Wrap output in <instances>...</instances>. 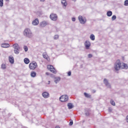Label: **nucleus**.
<instances>
[{
    "label": "nucleus",
    "mask_w": 128,
    "mask_h": 128,
    "mask_svg": "<svg viewBox=\"0 0 128 128\" xmlns=\"http://www.w3.org/2000/svg\"><path fill=\"white\" fill-rule=\"evenodd\" d=\"M24 35L28 38H32V33L30 28L25 29L24 32Z\"/></svg>",
    "instance_id": "obj_1"
},
{
    "label": "nucleus",
    "mask_w": 128,
    "mask_h": 128,
    "mask_svg": "<svg viewBox=\"0 0 128 128\" xmlns=\"http://www.w3.org/2000/svg\"><path fill=\"white\" fill-rule=\"evenodd\" d=\"M114 68L115 70H120V68H122V64L120 63V60H117L115 62L114 64Z\"/></svg>",
    "instance_id": "obj_2"
},
{
    "label": "nucleus",
    "mask_w": 128,
    "mask_h": 128,
    "mask_svg": "<svg viewBox=\"0 0 128 128\" xmlns=\"http://www.w3.org/2000/svg\"><path fill=\"white\" fill-rule=\"evenodd\" d=\"M13 48H14V52L16 54H20V46L18 44H15L13 45Z\"/></svg>",
    "instance_id": "obj_3"
},
{
    "label": "nucleus",
    "mask_w": 128,
    "mask_h": 128,
    "mask_svg": "<svg viewBox=\"0 0 128 128\" xmlns=\"http://www.w3.org/2000/svg\"><path fill=\"white\" fill-rule=\"evenodd\" d=\"M36 68H38V64H36V62H30L29 64V68L30 70H36Z\"/></svg>",
    "instance_id": "obj_4"
},
{
    "label": "nucleus",
    "mask_w": 128,
    "mask_h": 128,
    "mask_svg": "<svg viewBox=\"0 0 128 128\" xmlns=\"http://www.w3.org/2000/svg\"><path fill=\"white\" fill-rule=\"evenodd\" d=\"M78 20L82 24H84L86 22V18H82V16H80L78 17Z\"/></svg>",
    "instance_id": "obj_5"
},
{
    "label": "nucleus",
    "mask_w": 128,
    "mask_h": 128,
    "mask_svg": "<svg viewBox=\"0 0 128 128\" xmlns=\"http://www.w3.org/2000/svg\"><path fill=\"white\" fill-rule=\"evenodd\" d=\"M60 100L62 102H68V96L67 95H62L60 98Z\"/></svg>",
    "instance_id": "obj_6"
},
{
    "label": "nucleus",
    "mask_w": 128,
    "mask_h": 128,
    "mask_svg": "<svg viewBox=\"0 0 128 128\" xmlns=\"http://www.w3.org/2000/svg\"><path fill=\"white\" fill-rule=\"evenodd\" d=\"M47 68L48 70H50V72H51L53 74H56V72H55L56 68H54V66L52 65H48L47 66Z\"/></svg>",
    "instance_id": "obj_7"
},
{
    "label": "nucleus",
    "mask_w": 128,
    "mask_h": 128,
    "mask_svg": "<svg viewBox=\"0 0 128 128\" xmlns=\"http://www.w3.org/2000/svg\"><path fill=\"white\" fill-rule=\"evenodd\" d=\"M50 18L52 20L56 21L58 20V15L56 14H52L50 15Z\"/></svg>",
    "instance_id": "obj_8"
},
{
    "label": "nucleus",
    "mask_w": 128,
    "mask_h": 128,
    "mask_svg": "<svg viewBox=\"0 0 128 128\" xmlns=\"http://www.w3.org/2000/svg\"><path fill=\"white\" fill-rule=\"evenodd\" d=\"M84 46L86 50H89L90 48V42L88 40H86L84 43Z\"/></svg>",
    "instance_id": "obj_9"
},
{
    "label": "nucleus",
    "mask_w": 128,
    "mask_h": 128,
    "mask_svg": "<svg viewBox=\"0 0 128 128\" xmlns=\"http://www.w3.org/2000/svg\"><path fill=\"white\" fill-rule=\"evenodd\" d=\"M104 83L105 84L107 88H110V84L108 81V80H106V78H104Z\"/></svg>",
    "instance_id": "obj_10"
},
{
    "label": "nucleus",
    "mask_w": 128,
    "mask_h": 128,
    "mask_svg": "<svg viewBox=\"0 0 128 128\" xmlns=\"http://www.w3.org/2000/svg\"><path fill=\"white\" fill-rule=\"evenodd\" d=\"M42 96L44 98H50V94L46 92H43Z\"/></svg>",
    "instance_id": "obj_11"
},
{
    "label": "nucleus",
    "mask_w": 128,
    "mask_h": 128,
    "mask_svg": "<svg viewBox=\"0 0 128 128\" xmlns=\"http://www.w3.org/2000/svg\"><path fill=\"white\" fill-rule=\"evenodd\" d=\"M84 114L86 116H90V110L88 108L85 109Z\"/></svg>",
    "instance_id": "obj_12"
},
{
    "label": "nucleus",
    "mask_w": 128,
    "mask_h": 128,
    "mask_svg": "<svg viewBox=\"0 0 128 128\" xmlns=\"http://www.w3.org/2000/svg\"><path fill=\"white\" fill-rule=\"evenodd\" d=\"M39 24L38 19L36 18L35 20H33L32 22V24L34 26H38Z\"/></svg>",
    "instance_id": "obj_13"
},
{
    "label": "nucleus",
    "mask_w": 128,
    "mask_h": 128,
    "mask_svg": "<svg viewBox=\"0 0 128 128\" xmlns=\"http://www.w3.org/2000/svg\"><path fill=\"white\" fill-rule=\"evenodd\" d=\"M47 25H48V22H46V21H43L41 22L40 24V26H41V28H44V26H46Z\"/></svg>",
    "instance_id": "obj_14"
},
{
    "label": "nucleus",
    "mask_w": 128,
    "mask_h": 128,
    "mask_svg": "<svg viewBox=\"0 0 128 128\" xmlns=\"http://www.w3.org/2000/svg\"><path fill=\"white\" fill-rule=\"evenodd\" d=\"M67 106L68 107V110H72V108H74V106L72 103L69 102Z\"/></svg>",
    "instance_id": "obj_15"
},
{
    "label": "nucleus",
    "mask_w": 128,
    "mask_h": 128,
    "mask_svg": "<svg viewBox=\"0 0 128 128\" xmlns=\"http://www.w3.org/2000/svg\"><path fill=\"white\" fill-rule=\"evenodd\" d=\"M2 48H10V44H1Z\"/></svg>",
    "instance_id": "obj_16"
},
{
    "label": "nucleus",
    "mask_w": 128,
    "mask_h": 128,
    "mask_svg": "<svg viewBox=\"0 0 128 128\" xmlns=\"http://www.w3.org/2000/svg\"><path fill=\"white\" fill-rule=\"evenodd\" d=\"M54 82L56 84H58V82H59L60 80V77L58 76V77H55L54 78Z\"/></svg>",
    "instance_id": "obj_17"
},
{
    "label": "nucleus",
    "mask_w": 128,
    "mask_h": 128,
    "mask_svg": "<svg viewBox=\"0 0 128 128\" xmlns=\"http://www.w3.org/2000/svg\"><path fill=\"white\" fill-rule=\"evenodd\" d=\"M9 62L11 64H14V58L12 56H10L9 57Z\"/></svg>",
    "instance_id": "obj_18"
},
{
    "label": "nucleus",
    "mask_w": 128,
    "mask_h": 128,
    "mask_svg": "<svg viewBox=\"0 0 128 128\" xmlns=\"http://www.w3.org/2000/svg\"><path fill=\"white\" fill-rule=\"evenodd\" d=\"M61 4H62L64 6H68V3H66V0H62L61 1Z\"/></svg>",
    "instance_id": "obj_19"
},
{
    "label": "nucleus",
    "mask_w": 128,
    "mask_h": 128,
    "mask_svg": "<svg viewBox=\"0 0 128 128\" xmlns=\"http://www.w3.org/2000/svg\"><path fill=\"white\" fill-rule=\"evenodd\" d=\"M24 61L26 64H30V59H28V58H24Z\"/></svg>",
    "instance_id": "obj_20"
},
{
    "label": "nucleus",
    "mask_w": 128,
    "mask_h": 128,
    "mask_svg": "<svg viewBox=\"0 0 128 128\" xmlns=\"http://www.w3.org/2000/svg\"><path fill=\"white\" fill-rule=\"evenodd\" d=\"M30 76L32 78H36V73L34 72H32L30 73Z\"/></svg>",
    "instance_id": "obj_21"
},
{
    "label": "nucleus",
    "mask_w": 128,
    "mask_h": 128,
    "mask_svg": "<svg viewBox=\"0 0 128 128\" xmlns=\"http://www.w3.org/2000/svg\"><path fill=\"white\" fill-rule=\"evenodd\" d=\"M107 16H112V11H108L106 13Z\"/></svg>",
    "instance_id": "obj_22"
},
{
    "label": "nucleus",
    "mask_w": 128,
    "mask_h": 128,
    "mask_svg": "<svg viewBox=\"0 0 128 128\" xmlns=\"http://www.w3.org/2000/svg\"><path fill=\"white\" fill-rule=\"evenodd\" d=\"M90 39L91 40H96V38L94 36V34H92L90 36Z\"/></svg>",
    "instance_id": "obj_23"
},
{
    "label": "nucleus",
    "mask_w": 128,
    "mask_h": 128,
    "mask_svg": "<svg viewBox=\"0 0 128 128\" xmlns=\"http://www.w3.org/2000/svg\"><path fill=\"white\" fill-rule=\"evenodd\" d=\"M84 96H86V98H92V96L88 94L86 92H84Z\"/></svg>",
    "instance_id": "obj_24"
},
{
    "label": "nucleus",
    "mask_w": 128,
    "mask_h": 128,
    "mask_svg": "<svg viewBox=\"0 0 128 128\" xmlns=\"http://www.w3.org/2000/svg\"><path fill=\"white\" fill-rule=\"evenodd\" d=\"M42 56L46 60H48V54H46V53H43Z\"/></svg>",
    "instance_id": "obj_25"
},
{
    "label": "nucleus",
    "mask_w": 128,
    "mask_h": 128,
    "mask_svg": "<svg viewBox=\"0 0 128 128\" xmlns=\"http://www.w3.org/2000/svg\"><path fill=\"white\" fill-rule=\"evenodd\" d=\"M123 66H124V68L125 70H128V66L127 64H126L124 63L123 64Z\"/></svg>",
    "instance_id": "obj_26"
},
{
    "label": "nucleus",
    "mask_w": 128,
    "mask_h": 128,
    "mask_svg": "<svg viewBox=\"0 0 128 128\" xmlns=\"http://www.w3.org/2000/svg\"><path fill=\"white\" fill-rule=\"evenodd\" d=\"M110 104L114 106H116V102H114V100H111L110 101Z\"/></svg>",
    "instance_id": "obj_27"
},
{
    "label": "nucleus",
    "mask_w": 128,
    "mask_h": 128,
    "mask_svg": "<svg viewBox=\"0 0 128 128\" xmlns=\"http://www.w3.org/2000/svg\"><path fill=\"white\" fill-rule=\"evenodd\" d=\"M0 6L1 8L4 6V0H0Z\"/></svg>",
    "instance_id": "obj_28"
},
{
    "label": "nucleus",
    "mask_w": 128,
    "mask_h": 128,
    "mask_svg": "<svg viewBox=\"0 0 128 128\" xmlns=\"http://www.w3.org/2000/svg\"><path fill=\"white\" fill-rule=\"evenodd\" d=\"M1 68L2 70H6V64H2L1 66Z\"/></svg>",
    "instance_id": "obj_29"
},
{
    "label": "nucleus",
    "mask_w": 128,
    "mask_h": 128,
    "mask_svg": "<svg viewBox=\"0 0 128 128\" xmlns=\"http://www.w3.org/2000/svg\"><path fill=\"white\" fill-rule=\"evenodd\" d=\"M116 20V15H114L112 17V20Z\"/></svg>",
    "instance_id": "obj_30"
},
{
    "label": "nucleus",
    "mask_w": 128,
    "mask_h": 128,
    "mask_svg": "<svg viewBox=\"0 0 128 128\" xmlns=\"http://www.w3.org/2000/svg\"><path fill=\"white\" fill-rule=\"evenodd\" d=\"M24 48L25 52L28 50V48L26 46H24Z\"/></svg>",
    "instance_id": "obj_31"
},
{
    "label": "nucleus",
    "mask_w": 128,
    "mask_h": 128,
    "mask_svg": "<svg viewBox=\"0 0 128 128\" xmlns=\"http://www.w3.org/2000/svg\"><path fill=\"white\" fill-rule=\"evenodd\" d=\"M124 6H128V0H126L124 1Z\"/></svg>",
    "instance_id": "obj_32"
},
{
    "label": "nucleus",
    "mask_w": 128,
    "mask_h": 128,
    "mask_svg": "<svg viewBox=\"0 0 128 128\" xmlns=\"http://www.w3.org/2000/svg\"><path fill=\"white\" fill-rule=\"evenodd\" d=\"M54 40H58V35L56 34L54 37Z\"/></svg>",
    "instance_id": "obj_33"
},
{
    "label": "nucleus",
    "mask_w": 128,
    "mask_h": 128,
    "mask_svg": "<svg viewBox=\"0 0 128 128\" xmlns=\"http://www.w3.org/2000/svg\"><path fill=\"white\" fill-rule=\"evenodd\" d=\"M72 76V71H69L68 72V76Z\"/></svg>",
    "instance_id": "obj_34"
},
{
    "label": "nucleus",
    "mask_w": 128,
    "mask_h": 128,
    "mask_svg": "<svg viewBox=\"0 0 128 128\" xmlns=\"http://www.w3.org/2000/svg\"><path fill=\"white\" fill-rule=\"evenodd\" d=\"M72 124H74V121H72V120L71 121H70V122L69 123V126H72Z\"/></svg>",
    "instance_id": "obj_35"
},
{
    "label": "nucleus",
    "mask_w": 128,
    "mask_h": 128,
    "mask_svg": "<svg viewBox=\"0 0 128 128\" xmlns=\"http://www.w3.org/2000/svg\"><path fill=\"white\" fill-rule=\"evenodd\" d=\"M88 58H92V54H89L88 55Z\"/></svg>",
    "instance_id": "obj_36"
},
{
    "label": "nucleus",
    "mask_w": 128,
    "mask_h": 128,
    "mask_svg": "<svg viewBox=\"0 0 128 128\" xmlns=\"http://www.w3.org/2000/svg\"><path fill=\"white\" fill-rule=\"evenodd\" d=\"M108 110L109 112H111L112 110V109L111 108H109Z\"/></svg>",
    "instance_id": "obj_37"
},
{
    "label": "nucleus",
    "mask_w": 128,
    "mask_h": 128,
    "mask_svg": "<svg viewBox=\"0 0 128 128\" xmlns=\"http://www.w3.org/2000/svg\"><path fill=\"white\" fill-rule=\"evenodd\" d=\"M72 22H75L76 21V18H74V17L72 18Z\"/></svg>",
    "instance_id": "obj_38"
},
{
    "label": "nucleus",
    "mask_w": 128,
    "mask_h": 128,
    "mask_svg": "<svg viewBox=\"0 0 128 128\" xmlns=\"http://www.w3.org/2000/svg\"><path fill=\"white\" fill-rule=\"evenodd\" d=\"M126 122H128V115L126 116Z\"/></svg>",
    "instance_id": "obj_39"
},
{
    "label": "nucleus",
    "mask_w": 128,
    "mask_h": 128,
    "mask_svg": "<svg viewBox=\"0 0 128 128\" xmlns=\"http://www.w3.org/2000/svg\"><path fill=\"white\" fill-rule=\"evenodd\" d=\"M46 76H50V73H48V72H46Z\"/></svg>",
    "instance_id": "obj_40"
},
{
    "label": "nucleus",
    "mask_w": 128,
    "mask_h": 128,
    "mask_svg": "<svg viewBox=\"0 0 128 128\" xmlns=\"http://www.w3.org/2000/svg\"><path fill=\"white\" fill-rule=\"evenodd\" d=\"M45 0H40V2H44Z\"/></svg>",
    "instance_id": "obj_41"
},
{
    "label": "nucleus",
    "mask_w": 128,
    "mask_h": 128,
    "mask_svg": "<svg viewBox=\"0 0 128 128\" xmlns=\"http://www.w3.org/2000/svg\"><path fill=\"white\" fill-rule=\"evenodd\" d=\"M56 128H60L59 126H56Z\"/></svg>",
    "instance_id": "obj_42"
},
{
    "label": "nucleus",
    "mask_w": 128,
    "mask_h": 128,
    "mask_svg": "<svg viewBox=\"0 0 128 128\" xmlns=\"http://www.w3.org/2000/svg\"><path fill=\"white\" fill-rule=\"evenodd\" d=\"M73 2H76V0H72Z\"/></svg>",
    "instance_id": "obj_43"
},
{
    "label": "nucleus",
    "mask_w": 128,
    "mask_h": 128,
    "mask_svg": "<svg viewBox=\"0 0 128 128\" xmlns=\"http://www.w3.org/2000/svg\"><path fill=\"white\" fill-rule=\"evenodd\" d=\"M48 82H50V81H48Z\"/></svg>",
    "instance_id": "obj_44"
},
{
    "label": "nucleus",
    "mask_w": 128,
    "mask_h": 128,
    "mask_svg": "<svg viewBox=\"0 0 128 128\" xmlns=\"http://www.w3.org/2000/svg\"><path fill=\"white\" fill-rule=\"evenodd\" d=\"M94 92H96V91H94Z\"/></svg>",
    "instance_id": "obj_45"
},
{
    "label": "nucleus",
    "mask_w": 128,
    "mask_h": 128,
    "mask_svg": "<svg viewBox=\"0 0 128 128\" xmlns=\"http://www.w3.org/2000/svg\"><path fill=\"white\" fill-rule=\"evenodd\" d=\"M94 92H96V91H94Z\"/></svg>",
    "instance_id": "obj_46"
}]
</instances>
